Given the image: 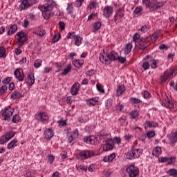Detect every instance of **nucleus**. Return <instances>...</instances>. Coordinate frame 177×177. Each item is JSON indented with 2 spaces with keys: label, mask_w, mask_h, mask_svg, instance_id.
<instances>
[{
  "label": "nucleus",
  "mask_w": 177,
  "mask_h": 177,
  "mask_svg": "<svg viewBox=\"0 0 177 177\" xmlns=\"http://www.w3.org/2000/svg\"><path fill=\"white\" fill-rule=\"evenodd\" d=\"M117 60L119 62V63H125L127 62V59L123 57H120L117 54V53H103L100 55V61L101 63H103V64H110L111 62Z\"/></svg>",
  "instance_id": "f257e3e1"
},
{
  "label": "nucleus",
  "mask_w": 177,
  "mask_h": 177,
  "mask_svg": "<svg viewBox=\"0 0 177 177\" xmlns=\"http://www.w3.org/2000/svg\"><path fill=\"white\" fill-rule=\"evenodd\" d=\"M143 153V149H136L127 152L126 157L127 160H135V158H139L142 153Z\"/></svg>",
  "instance_id": "f03ea898"
},
{
  "label": "nucleus",
  "mask_w": 177,
  "mask_h": 177,
  "mask_svg": "<svg viewBox=\"0 0 177 177\" xmlns=\"http://www.w3.org/2000/svg\"><path fill=\"white\" fill-rule=\"evenodd\" d=\"M132 42H135L136 45V44H139V42H141L140 44L139 49H141L142 50L146 49V48H147V46H149V44H147L146 43V41H142V39L140 38V35H139L138 33H136L133 35V39L131 41V44H132Z\"/></svg>",
  "instance_id": "7ed1b4c3"
},
{
  "label": "nucleus",
  "mask_w": 177,
  "mask_h": 177,
  "mask_svg": "<svg viewBox=\"0 0 177 177\" xmlns=\"http://www.w3.org/2000/svg\"><path fill=\"white\" fill-rule=\"evenodd\" d=\"M55 6H56V2L53 0H48L44 5H39L38 8L41 12H44V10L52 11Z\"/></svg>",
  "instance_id": "20e7f679"
},
{
  "label": "nucleus",
  "mask_w": 177,
  "mask_h": 177,
  "mask_svg": "<svg viewBox=\"0 0 177 177\" xmlns=\"http://www.w3.org/2000/svg\"><path fill=\"white\" fill-rule=\"evenodd\" d=\"M20 2V10H27L28 8H31L32 5H35V0H21Z\"/></svg>",
  "instance_id": "39448f33"
},
{
  "label": "nucleus",
  "mask_w": 177,
  "mask_h": 177,
  "mask_svg": "<svg viewBox=\"0 0 177 177\" xmlns=\"http://www.w3.org/2000/svg\"><path fill=\"white\" fill-rule=\"evenodd\" d=\"M126 172L129 174L130 177H136L139 175V168L135 167V165H129L126 169Z\"/></svg>",
  "instance_id": "423d86ee"
},
{
  "label": "nucleus",
  "mask_w": 177,
  "mask_h": 177,
  "mask_svg": "<svg viewBox=\"0 0 177 177\" xmlns=\"http://www.w3.org/2000/svg\"><path fill=\"white\" fill-rule=\"evenodd\" d=\"M16 135V133L9 131L4 136H2L0 138V145H3L4 143H8L12 138H14Z\"/></svg>",
  "instance_id": "0eeeda50"
},
{
  "label": "nucleus",
  "mask_w": 177,
  "mask_h": 177,
  "mask_svg": "<svg viewBox=\"0 0 177 177\" xmlns=\"http://www.w3.org/2000/svg\"><path fill=\"white\" fill-rule=\"evenodd\" d=\"M142 3L144 6L149 8L150 12H155L156 10V3L157 1L156 0H142Z\"/></svg>",
  "instance_id": "6e6552de"
},
{
  "label": "nucleus",
  "mask_w": 177,
  "mask_h": 177,
  "mask_svg": "<svg viewBox=\"0 0 177 177\" xmlns=\"http://www.w3.org/2000/svg\"><path fill=\"white\" fill-rule=\"evenodd\" d=\"M13 113H15V109L8 106L6 108L2 113V117L5 121H6L8 118H10L12 115H13Z\"/></svg>",
  "instance_id": "1a4fd4ad"
},
{
  "label": "nucleus",
  "mask_w": 177,
  "mask_h": 177,
  "mask_svg": "<svg viewBox=\"0 0 177 177\" xmlns=\"http://www.w3.org/2000/svg\"><path fill=\"white\" fill-rule=\"evenodd\" d=\"M35 118L37 121L44 122V121H48L49 120V115L46 112H39L35 115Z\"/></svg>",
  "instance_id": "9d476101"
},
{
  "label": "nucleus",
  "mask_w": 177,
  "mask_h": 177,
  "mask_svg": "<svg viewBox=\"0 0 177 177\" xmlns=\"http://www.w3.org/2000/svg\"><path fill=\"white\" fill-rule=\"evenodd\" d=\"M95 156V152L93 151H82L79 153V157L81 160H86L91 157Z\"/></svg>",
  "instance_id": "9b49d317"
},
{
  "label": "nucleus",
  "mask_w": 177,
  "mask_h": 177,
  "mask_svg": "<svg viewBox=\"0 0 177 177\" xmlns=\"http://www.w3.org/2000/svg\"><path fill=\"white\" fill-rule=\"evenodd\" d=\"M102 149L104 151H109V150H113V149H114L113 140H106V143L102 145Z\"/></svg>",
  "instance_id": "f8f14e48"
},
{
  "label": "nucleus",
  "mask_w": 177,
  "mask_h": 177,
  "mask_svg": "<svg viewBox=\"0 0 177 177\" xmlns=\"http://www.w3.org/2000/svg\"><path fill=\"white\" fill-rule=\"evenodd\" d=\"M14 75H15V78H17L19 82H23L24 80V73L23 72V69H17L14 72Z\"/></svg>",
  "instance_id": "ddd939ff"
},
{
  "label": "nucleus",
  "mask_w": 177,
  "mask_h": 177,
  "mask_svg": "<svg viewBox=\"0 0 177 177\" xmlns=\"http://www.w3.org/2000/svg\"><path fill=\"white\" fill-rule=\"evenodd\" d=\"M17 41H19V48H21L23 46V44L26 42V33L24 32H19L17 34Z\"/></svg>",
  "instance_id": "4468645a"
},
{
  "label": "nucleus",
  "mask_w": 177,
  "mask_h": 177,
  "mask_svg": "<svg viewBox=\"0 0 177 177\" xmlns=\"http://www.w3.org/2000/svg\"><path fill=\"white\" fill-rule=\"evenodd\" d=\"M113 7L110 6H105L103 10V16L106 19H109V17L113 15Z\"/></svg>",
  "instance_id": "2eb2a0df"
},
{
  "label": "nucleus",
  "mask_w": 177,
  "mask_h": 177,
  "mask_svg": "<svg viewBox=\"0 0 177 177\" xmlns=\"http://www.w3.org/2000/svg\"><path fill=\"white\" fill-rule=\"evenodd\" d=\"M159 162H168L169 165L174 164L175 162V158L173 157H160L158 158Z\"/></svg>",
  "instance_id": "dca6fc26"
},
{
  "label": "nucleus",
  "mask_w": 177,
  "mask_h": 177,
  "mask_svg": "<svg viewBox=\"0 0 177 177\" xmlns=\"http://www.w3.org/2000/svg\"><path fill=\"white\" fill-rule=\"evenodd\" d=\"M35 82V77H34V75H32V73H29L27 75L26 83L28 85V86H32Z\"/></svg>",
  "instance_id": "f3484780"
},
{
  "label": "nucleus",
  "mask_w": 177,
  "mask_h": 177,
  "mask_svg": "<svg viewBox=\"0 0 177 177\" xmlns=\"http://www.w3.org/2000/svg\"><path fill=\"white\" fill-rule=\"evenodd\" d=\"M86 104L88 106H96L97 103H99V97H95L93 98H89L86 100Z\"/></svg>",
  "instance_id": "a211bd4d"
},
{
  "label": "nucleus",
  "mask_w": 177,
  "mask_h": 177,
  "mask_svg": "<svg viewBox=\"0 0 177 177\" xmlns=\"http://www.w3.org/2000/svg\"><path fill=\"white\" fill-rule=\"evenodd\" d=\"M97 8H99V2L96 0L90 1L87 6L88 10H93V9H96Z\"/></svg>",
  "instance_id": "6ab92c4d"
},
{
  "label": "nucleus",
  "mask_w": 177,
  "mask_h": 177,
  "mask_svg": "<svg viewBox=\"0 0 177 177\" xmlns=\"http://www.w3.org/2000/svg\"><path fill=\"white\" fill-rule=\"evenodd\" d=\"M84 140L86 143H88V145H95V143L97 142V138H96V137L93 136H91L84 138Z\"/></svg>",
  "instance_id": "aec40b11"
},
{
  "label": "nucleus",
  "mask_w": 177,
  "mask_h": 177,
  "mask_svg": "<svg viewBox=\"0 0 177 177\" xmlns=\"http://www.w3.org/2000/svg\"><path fill=\"white\" fill-rule=\"evenodd\" d=\"M44 136L47 140H50V138H53V130L52 129H48L44 131Z\"/></svg>",
  "instance_id": "412c9836"
},
{
  "label": "nucleus",
  "mask_w": 177,
  "mask_h": 177,
  "mask_svg": "<svg viewBox=\"0 0 177 177\" xmlns=\"http://www.w3.org/2000/svg\"><path fill=\"white\" fill-rule=\"evenodd\" d=\"M79 87H80V84H78V82L75 83L71 88V95H73V96L75 95H78Z\"/></svg>",
  "instance_id": "4be33fe9"
},
{
  "label": "nucleus",
  "mask_w": 177,
  "mask_h": 177,
  "mask_svg": "<svg viewBox=\"0 0 177 177\" xmlns=\"http://www.w3.org/2000/svg\"><path fill=\"white\" fill-rule=\"evenodd\" d=\"M17 31V25H10L8 26V30L7 32L8 35H12V34H15Z\"/></svg>",
  "instance_id": "5701e85b"
},
{
  "label": "nucleus",
  "mask_w": 177,
  "mask_h": 177,
  "mask_svg": "<svg viewBox=\"0 0 177 177\" xmlns=\"http://www.w3.org/2000/svg\"><path fill=\"white\" fill-rule=\"evenodd\" d=\"M18 142L19 140H17V139H14L11 140L7 146V149L8 150H12V149H15L16 146H17Z\"/></svg>",
  "instance_id": "b1692460"
},
{
  "label": "nucleus",
  "mask_w": 177,
  "mask_h": 177,
  "mask_svg": "<svg viewBox=\"0 0 177 177\" xmlns=\"http://www.w3.org/2000/svg\"><path fill=\"white\" fill-rule=\"evenodd\" d=\"M41 12H42L43 17L46 20H49V19L51 18L52 16H53L54 15L53 12L49 11V10H44Z\"/></svg>",
  "instance_id": "393cba45"
},
{
  "label": "nucleus",
  "mask_w": 177,
  "mask_h": 177,
  "mask_svg": "<svg viewBox=\"0 0 177 177\" xmlns=\"http://www.w3.org/2000/svg\"><path fill=\"white\" fill-rule=\"evenodd\" d=\"M132 48H133V45L131 42L126 44L123 50L124 55H129V53H131V51L132 50Z\"/></svg>",
  "instance_id": "a878e982"
},
{
  "label": "nucleus",
  "mask_w": 177,
  "mask_h": 177,
  "mask_svg": "<svg viewBox=\"0 0 177 177\" xmlns=\"http://www.w3.org/2000/svg\"><path fill=\"white\" fill-rule=\"evenodd\" d=\"M145 129L146 128H157L158 127V124L156 122H150L147 121L145 124Z\"/></svg>",
  "instance_id": "bb28decb"
},
{
  "label": "nucleus",
  "mask_w": 177,
  "mask_h": 177,
  "mask_svg": "<svg viewBox=\"0 0 177 177\" xmlns=\"http://www.w3.org/2000/svg\"><path fill=\"white\" fill-rule=\"evenodd\" d=\"M125 92V87L122 85H119L116 90V95L118 97L121 96Z\"/></svg>",
  "instance_id": "cd10ccee"
},
{
  "label": "nucleus",
  "mask_w": 177,
  "mask_h": 177,
  "mask_svg": "<svg viewBox=\"0 0 177 177\" xmlns=\"http://www.w3.org/2000/svg\"><path fill=\"white\" fill-rule=\"evenodd\" d=\"M169 142L170 143H171L172 145H174V143H176L177 142V131L174 132V133H171V135L169 136Z\"/></svg>",
  "instance_id": "c85d7f7f"
},
{
  "label": "nucleus",
  "mask_w": 177,
  "mask_h": 177,
  "mask_svg": "<svg viewBox=\"0 0 177 177\" xmlns=\"http://www.w3.org/2000/svg\"><path fill=\"white\" fill-rule=\"evenodd\" d=\"M114 158H115V153H113L108 156H105L103 160L104 161V162H111V161H113Z\"/></svg>",
  "instance_id": "c756f323"
},
{
  "label": "nucleus",
  "mask_w": 177,
  "mask_h": 177,
  "mask_svg": "<svg viewBox=\"0 0 177 177\" xmlns=\"http://www.w3.org/2000/svg\"><path fill=\"white\" fill-rule=\"evenodd\" d=\"M102 27V23L97 21L93 24V32H96L98 30H100Z\"/></svg>",
  "instance_id": "7c9ffc66"
},
{
  "label": "nucleus",
  "mask_w": 177,
  "mask_h": 177,
  "mask_svg": "<svg viewBox=\"0 0 177 177\" xmlns=\"http://www.w3.org/2000/svg\"><path fill=\"white\" fill-rule=\"evenodd\" d=\"M21 97H23V95L20 91H14L11 95V99H13L14 100L16 99H20Z\"/></svg>",
  "instance_id": "2f4dec72"
},
{
  "label": "nucleus",
  "mask_w": 177,
  "mask_h": 177,
  "mask_svg": "<svg viewBox=\"0 0 177 177\" xmlns=\"http://www.w3.org/2000/svg\"><path fill=\"white\" fill-rule=\"evenodd\" d=\"M161 147H156V148H154V149L153 150L152 154L153 156H154L155 157H158V156H160V154H161Z\"/></svg>",
  "instance_id": "473e14b6"
},
{
  "label": "nucleus",
  "mask_w": 177,
  "mask_h": 177,
  "mask_svg": "<svg viewBox=\"0 0 177 177\" xmlns=\"http://www.w3.org/2000/svg\"><path fill=\"white\" fill-rule=\"evenodd\" d=\"M74 39H75V45H76V46H80V45H81L82 44V38L78 35H75V37H73Z\"/></svg>",
  "instance_id": "72a5a7b5"
},
{
  "label": "nucleus",
  "mask_w": 177,
  "mask_h": 177,
  "mask_svg": "<svg viewBox=\"0 0 177 177\" xmlns=\"http://www.w3.org/2000/svg\"><path fill=\"white\" fill-rule=\"evenodd\" d=\"M70 71H71V64L67 65L66 68L64 69V71L60 74V75H67Z\"/></svg>",
  "instance_id": "f704fd0d"
},
{
  "label": "nucleus",
  "mask_w": 177,
  "mask_h": 177,
  "mask_svg": "<svg viewBox=\"0 0 177 177\" xmlns=\"http://www.w3.org/2000/svg\"><path fill=\"white\" fill-rule=\"evenodd\" d=\"M129 102L132 104H139V103H142V100H140V99H138L136 97H131L129 99Z\"/></svg>",
  "instance_id": "c9c22d12"
},
{
  "label": "nucleus",
  "mask_w": 177,
  "mask_h": 177,
  "mask_svg": "<svg viewBox=\"0 0 177 177\" xmlns=\"http://www.w3.org/2000/svg\"><path fill=\"white\" fill-rule=\"evenodd\" d=\"M33 34L39 35V37H44L46 32H45V30L42 29L33 31Z\"/></svg>",
  "instance_id": "e433bc0d"
},
{
  "label": "nucleus",
  "mask_w": 177,
  "mask_h": 177,
  "mask_svg": "<svg viewBox=\"0 0 177 177\" xmlns=\"http://www.w3.org/2000/svg\"><path fill=\"white\" fill-rule=\"evenodd\" d=\"M66 12L68 15H71L73 12H74V6L73 4L68 3L67 7H66Z\"/></svg>",
  "instance_id": "4c0bfd02"
},
{
  "label": "nucleus",
  "mask_w": 177,
  "mask_h": 177,
  "mask_svg": "<svg viewBox=\"0 0 177 177\" xmlns=\"http://www.w3.org/2000/svg\"><path fill=\"white\" fill-rule=\"evenodd\" d=\"M118 122H120V125H127L128 124V122L127 121V117L125 116H122L119 120Z\"/></svg>",
  "instance_id": "58836bf2"
},
{
  "label": "nucleus",
  "mask_w": 177,
  "mask_h": 177,
  "mask_svg": "<svg viewBox=\"0 0 177 177\" xmlns=\"http://www.w3.org/2000/svg\"><path fill=\"white\" fill-rule=\"evenodd\" d=\"M113 106V100L109 99L105 102V107L106 110H109V109H111Z\"/></svg>",
  "instance_id": "ea45409f"
},
{
  "label": "nucleus",
  "mask_w": 177,
  "mask_h": 177,
  "mask_svg": "<svg viewBox=\"0 0 177 177\" xmlns=\"http://www.w3.org/2000/svg\"><path fill=\"white\" fill-rule=\"evenodd\" d=\"M73 64H74L75 67H77V68H80V67H81V66H82V64H84V61L77 59L73 62Z\"/></svg>",
  "instance_id": "a19ab883"
},
{
  "label": "nucleus",
  "mask_w": 177,
  "mask_h": 177,
  "mask_svg": "<svg viewBox=\"0 0 177 177\" xmlns=\"http://www.w3.org/2000/svg\"><path fill=\"white\" fill-rule=\"evenodd\" d=\"M76 137L74 136L73 134H72L71 132L67 133V138L69 143H71Z\"/></svg>",
  "instance_id": "79ce46f5"
},
{
  "label": "nucleus",
  "mask_w": 177,
  "mask_h": 177,
  "mask_svg": "<svg viewBox=\"0 0 177 177\" xmlns=\"http://www.w3.org/2000/svg\"><path fill=\"white\" fill-rule=\"evenodd\" d=\"M124 16V12L121 11V10H119L118 12L115 15V20H117V17H118L119 19H122Z\"/></svg>",
  "instance_id": "37998d69"
},
{
  "label": "nucleus",
  "mask_w": 177,
  "mask_h": 177,
  "mask_svg": "<svg viewBox=\"0 0 177 177\" xmlns=\"http://www.w3.org/2000/svg\"><path fill=\"white\" fill-rule=\"evenodd\" d=\"M41 66H42V60L36 59L34 63V66L36 67V68H38L39 67H41Z\"/></svg>",
  "instance_id": "c03bdc74"
},
{
  "label": "nucleus",
  "mask_w": 177,
  "mask_h": 177,
  "mask_svg": "<svg viewBox=\"0 0 177 177\" xmlns=\"http://www.w3.org/2000/svg\"><path fill=\"white\" fill-rule=\"evenodd\" d=\"M169 174V176H177V170L175 169H171L168 171Z\"/></svg>",
  "instance_id": "a18cd8bd"
},
{
  "label": "nucleus",
  "mask_w": 177,
  "mask_h": 177,
  "mask_svg": "<svg viewBox=\"0 0 177 177\" xmlns=\"http://www.w3.org/2000/svg\"><path fill=\"white\" fill-rule=\"evenodd\" d=\"M76 168L77 171H88V167H86V165L76 166Z\"/></svg>",
  "instance_id": "49530a36"
},
{
  "label": "nucleus",
  "mask_w": 177,
  "mask_h": 177,
  "mask_svg": "<svg viewBox=\"0 0 177 177\" xmlns=\"http://www.w3.org/2000/svg\"><path fill=\"white\" fill-rule=\"evenodd\" d=\"M130 115H131V118L134 120V118H136V117L139 115V113L138 112V111H133L130 112Z\"/></svg>",
  "instance_id": "de8ad7c7"
},
{
  "label": "nucleus",
  "mask_w": 177,
  "mask_h": 177,
  "mask_svg": "<svg viewBox=\"0 0 177 177\" xmlns=\"http://www.w3.org/2000/svg\"><path fill=\"white\" fill-rule=\"evenodd\" d=\"M158 33H153L151 36V42H156V41H157V39H158Z\"/></svg>",
  "instance_id": "09e8293b"
},
{
  "label": "nucleus",
  "mask_w": 177,
  "mask_h": 177,
  "mask_svg": "<svg viewBox=\"0 0 177 177\" xmlns=\"http://www.w3.org/2000/svg\"><path fill=\"white\" fill-rule=\"evenodd\" d=\"M60 39V34H55L52 39V41L55 44V42H57Z\"/></svg>",
  "instance_id": "8fccbe9b"
},
{
  "label": "nucleus",
  "mask_w": 177,
  "mask_h": 177,
  "mask_svg": "<svg viewBox=\"0 0 177 177\" xmlns=\"http://www.w3.org/2000/svg\"><path fill=\"white\" fill-rule=\"evenodd\" d=\"M142 68L146 71V70H149V67H150V63H149V62H145L142 65Z\"/></svg>",
  "instance_id": "3c124183"
},
{
  "label": "nucleus",
  "mask_w": 177,
  "mask_h": 177,
  "mask_svg": "<svg viewBox=\"0 0 177 177\" xmlns=\"http://www.w3.org/2000/svg\"><path fill=\"white\" fill-rule=\"evenodd\" d=\"M155 136L156 133H154V131H149L147 133V138H148V139H151V138H154Z\"/></svg>",
  "instance_id": "603ef678"
},
{
  "label": "nucleus",
  "mask_w": 177,
  "mask_h": 177,
  "mask_svg": "<svg viewBox=\"0 0 177 177\" xmlns=\"http://www.w3.org/2000/svg\"><path fill=\"white\" fill-rule=\"evenodd\" d=\"M164 5H165V2L164 1L156 3L155 4L156 10H157V9H159V8H162Z\"/></svg>",
  "instance_id": "864d4df0"
},
{
  "label": "nucleus",
  "mask_w": 177,
  "mask_h": 177,
  "mask_svg": "<svg viewBox=\"0 0 177 177\" xmlns=\"http://www.w3.org/2000/svg\"><path fill=\"white\" fill-rule=\"evenodd\" d=\"M7 91H8V86L4 85V86H2L1 87H0L1 95H3V93H5V92H6Z\"/></svg>",
  "instance_id": "5fc2aeb1"
},
{
  "label": "nucleus",
  "mask_w": 177,
  "mask_h": 177,
  "mask_svg": "<svg viewBox=\"0 0 177 177\" xmlns=\"http://www.w3.org/2000/svg\"><path fill=\"white\" fill-rule=\"evenodd\" d=\"M142 10H143V8H142V6H138L133 11V13L135 15H139V13H140V12H142Z\"/></svg>",
  "instance_id": "6e6d98bb"
},
{
  "label": "nucleus",
  "mask_w": 177,
  "mask_h": 177,
  "mask_svg": "<svg viewBox=\"0 0 177 177\" xmlns=\"http://www.w3.org/2000/svg\"><path fill=\"white\" fill-rule=\"evenodd\" d=\"M19 121H20V116H19V115H15L12 118V122L17 124Z\"/></svg>",
  "instance_id": "4d7b16f0"
},
{
  "label": "nucleus",
  "mask_w": 177,
  "mask_h": 177,
  "mask_svg": "<svg viewBox=\"0 0 177 177\" xmlns=\"http://www.w3.org/2000/svg\"><path fill=\"white\" fill-rule=\"evenodd\" d=\"M112 140L113 145H114V143H117V145H120V143H121V138L120 137H115Z\"/></svg>",
  "instance_id": "13d9d810"
},
{
  "label": "nucleus",
  "mask_w": 177,
  "mask_h": 177,
  "mask_svg": "<svg viewBox=\"0 0 177 177\" xmlns=\"http://www.w3.org/2000/svg\"><path fill=\"white\" fill-rule=\"evenodd\" d=\"M150 66L151 68H156V67H157V61H156V59L151 60Z\"/></svg>",
  "instance_id": "bf43d9fd"
},
{
  "label": "nucleus",
  "mask_w": 177,
  "mask_h": 177,
  "mask_svg": "<svg viewBox=\"0 0 177 177\" xmlns=\"http://www.w3.org/2000/svg\"><path fill=\"white\" fill-rule=\"evenodd\" d=\"M75 37V32H68L67 36H66V38L68 39H71L73 38H74Z\"/></svg>",
  "instance_id": "052dcab7"
},
{
  "label": "nucleus",
  "mask_w": 177,
  "mask_h": 177,
  "mask_svg": "<svg viewBox=\"0 0 177 177\" xmlns=\"http://www.w3.org/2000/svg\"><path fill=\"white\" fill-rule=\"evenodd\" d=\"M167 106L169 109H174L175 107V105L169 100L167 101Z\"/></svg>",
  "instance_id": "680f3d73"
},
{
  "label": "nucleus",
  "mask_w": 177,
  "mask_h": 177,
  "mask_svg": "<svg viewBox=\"0 0 177 177\" xmlns=\"http://www.w3.org/2000/svg\"><path fill=\"white\" fill-rule=\"evenodd\" d=\"M150 97H151V94H150L149 91H144V98L145 99H150Z\"/></svg>",
  "instance_id": "e2e57ef3"
},
{
  "label": "nucleus",
  "mask_w": 177,
  "mask_h": 177,
  "mask_svg": "<svg viewBox=\"0 0 177 177\" xmlns=\"http://www.w3.org/2000/svg\"><path fill=\"white\" fill-rule=\"evenodd\" d=\"M5 57V48L3 46H0V57Z\"/></svg>",
  "instance_id": "0e129e2a"
},
{
  "label": "nucleus",
  "mask_w": 177,
  "mask_h": 177,
  "mask_svg": "<svg viewBox=\"0 0 177 177\" xmlns=\"http://www.w3.org/2000/svg\"><path fill=\"white\" fill-rule=\"evenodd\" d=\"M86 75L87 77H93V75H95V71H93V70L88 71L86 73Z\"/></svg>",
  "instance_id": "69168bd1"
},
{
  "label": "nucleus",
  "mask_w": 177,
  "mask_h": 177,
  "mask_svg": "<svg viewBox=\"0 0 177 177\" xmlns=\"http://www.w3.org/2000/svg\"><path fill=\"white\" fill-rule=\"evenodd\" d=\"M141 32H147L149 31V27L146 25L142 26V28L140 29Z\"/></svg>",
  "instance_id": "338daca9"
},
{
  "label": "nucleus",
  "mask_w": 177,
  "mask_h": 177,
  "mask_svg": "<svg viewBox=\"0 0 177 177\" xmlns=\"http://www.w3.org/2000/svg\"><path fill=\"white\" fill-rule=\"evenodd\" d=\"M54 161H55V156H53V155L48 156V162H49V164H53Z\"/></svg>",
  "instance_id": "774afa93"
}]
</instances>
